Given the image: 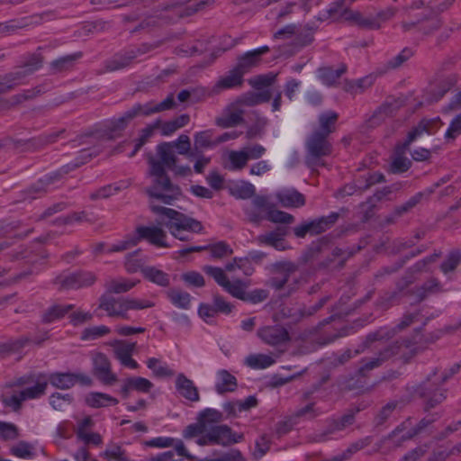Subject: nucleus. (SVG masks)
I'll return each instance as SVG.
<instances>
[{
  "instance_id": "nucleus-45",
  "label": "nucleus",
  "mask_w": 461,
  "mask_h": 461,
  "mask_svg": "<svg viewBox=\"0 0 461 461\" xmlns=\"http://www.w3.org/2000/svg\"><path fill=\"white\" fill-rule=\"evenodd\" d=\"M197 419L203 423L206 429H210L211 424L222 421L223 414L216 409L206 408L199 413Z\"/></svg>"
},
{
  "instance_id": "nucleus-49",
  "label": "nucleus",
  "mask_w": 461,
  "mask_h": 461,
  "mask_svg": "<svg viewBox=\"0 0 461 461\" xmlns=\"http://www.w3.org/2000/svg\"><path fill=\"white\" fill-rule=\"evenodd\" d=\"M159 126V121L155 122L153 124H150L144 128L141 131L140 138L136 140L134 145V149L129 155L131 158L135 156L138 150L145 144V142L153 136L154 131L158 129Z\"/></svg>"
},
{
  "instance_id": "nucleus-18",
  "label": "nucleus",
  "mask_w": 461,
  "mask_h": 461,
  "mask_svg": "<svg viewBox=\"0 0 461 461\" xmlns=\"http://www.w3.org/2000/svg\"><path fill=\"white\" fill-rule=\"evenodd\" d=\"M137 238L147 240L149 243L161 248H167V233L158 226H142L137 229Z\"/></svg>"
},
{
  "instance_id": "nucleus-51",
  "label": "nucleus",
  "mask_w": 461,
  "mask_h": 461,
  "mask_svg": "<svg viewBox=\"0 0 461 461\" xmlns=\"http://www.w3.org/2000/svg\"><path fill=\"white\" fill-rule=\"evenodd\" d=\"M102 456L108 461H131L125 451L118 445L107 447Z\"/></svg>"
},
{
  "instance_id": "nucleus-37",
  "label": "nucleus",
  "mask_w": 461,
  "mask_h": 461,
  "mask_svg": "<svg viewBox=\"0 0 461 461\" xmlns=\"http://www.w3.org/2000/svg\"><path fill=\"white\" fill-rule=\"evenodd\" d=\"M442 286L439 281L436 278H430L425 282L421 286L417 287L414 291V297L416 302H420L428 295L435 293L442 292Z\"/></svg>"
},
{
  "instance_id": "nucleus-5",
  "label": "nucleus",
  "mask_w": 461,
  "mask_h": 461,
  "mask_svg": "<svg viewBox=\"0 0 461 461\" xmlns=\"http://www.w3.org/2000/svg\"><path fill=\"white\" fill-rule=\"evenodd\" d=\"M461 368V361L455 364L448 372H444L440 375L434 373L428 380L420 386V394L424 398L426 408H433L446 399V393L439 387L453 375Z\"/></svg>"
},
{
  "instance_id": "nucleus-9",
  "label": "nucleus",
  "mask_w": 461,
  "mask_h": 461,
  "mask_svg": "<svg viewBox=\"0 0 461 461\" xmlns=\"http://www.w3.org/2000/svg\"><path fill=\"white\" fill-rule=\"evenodd\" d=\"M157 104L149 102L144 104H137L133 105L125 114L118 119L111 121L106 125L105 136L108 139H114L120 135L121 131L126 127L127 123L137 115H150L157 113Z\"/></svg>"
},
{
  "instance_id": "nucleus-41",
  "label": "nucleus",
  "mask_w": 461,
  "mask_h": 461,
  "mask_svg": "<svg viewBox=\"0 0 461 461\" xmlns=\"http://www.w3.org/2000/svg\"><path fill=\"white\" fill-rule=\"evenodd\" d=\"M274 363V357L267 354H250L245 359V364L253 369L267 368Z\"/></svg>"
},
{
  "instance_id": "nucleus-63",
  "label": "nucleus",
  "mask_w": 461,
  "mask_h": 461,
  "mask_svg": "<svg viewBox=\"0 0 461 461\" xmlns=\"http://www.w3.org/2000/svg\"><path fill=\"white\" fill-rule=\"evenodd\" d=\"M126 300V312L130 310H144L148 308H151L155 305V303L148 299H140V298H125Z\"/></svg>"
},
{
  "instance_id": "nucleus-53",
  "label": "nucleus",
  "mask_w": 461,
  "mask_h": 461,
  "mask_svg": "<svg viewBox=\"0 0 461 461\" xmlns=\"http://www.w3.org/2000/svg\"><path fill=\"white\" fill-rule=\"evenodd\" d=\"M20 436L16 425L0 420V438L3 440H14Z\"/></svg>"
},
{
  "instance_id": "nucleus-42",
  "label": "nucleus",
  "mask_w": 461,
  "mask_h": 461,
  "mask_svg": "<svg viewBox=\"0 0 461 461\" xmlns=\"http://www.w3.org/2000/svg\"><path fill=\"white\" fill-rule=\"evenodd\" d=\"M374 82L375 77L372 75H369L357 80L348 81L346 83L345 89L352 95H359L369 88Z\"/></svg>"
},
{
  "instance_id": "nucleus-27",
  "label": "nucleus",
  "mask_w": 461,
  "mask_h": 461,
  "mask_svg": "<svg viewBox=\"0 0 461 461\" xmlns=\"http://www.w3.org/2000/svg\"><path fill=\"white\" fill-rule=\"evenodd\" d=\"M441 122L438 117L434 119H423L420 123L409 132L407 137V143L412 142L416 138L421 136L423 133L432 134L440 127Z\"/></svg>"
},
{
  "instance_id": "nucleus-29",
  "label": "nucleus",
  "mask_w": 461,
  "mask_h": 461,
  "mask_svg": "<svg viewBox=\"0 0 461 461\" xmlns=\"http://www.w3.org/2000/svg\"><path fill=\"white\" fill-rule=\"evenodd\" d=\"M237 388V379L229 371L221 369L216 374L215 391L219 394L234 392Z\"/></svg>"
},
{
  "instance_id": "nucleus-35",
  "label": "nucleus",
  "mask_w": 461,
  "mask_h": 461,
  "mask_svg": "<svg viewBox=\"0 0 461 461\" xmlns=\"http://www.w3.org/2000/svg\"><path fill=\"white\" fill-rule=\"evenodd\" d=\"M75 308L74 304H53L49 307L42 315L44 322L50 323L60 320L68 312Z\"/></svg>"
},
{
  "instance_id": "nucleus-58",
  "label": "nucleus",
  "mask_w": 461,
  "mask_h": 461,
  "mask_svg": "<svg viewBox=\"0 0 461 461\" xmlns=\"http://www.w3.org/2000/svg\"><path fill=\"white\" fill-rule=\"evenodd\" d=\"M276 78V75L273 73H269L267 75H260L249 79V84L255 89L260 90L264 87L270 86Z\"/></svg>"
},
{
  "instance_id": "nucleus-30",
  "label": "nucleus",
  "mask_w": 461,
  "mask_h": 461,
  "mask_svg": "<svg viewBox=\"0 0 461 461\" xmlns=\"http://www.w3.org/2000/svg\"><path fill=\"white\" fill-rule=\"evenodd\" d=\"M212 137V130L195 132L194 135V150L189 155V158H193L197 152H201L202 149L216 146L218 143H216V140H213Z\"/></svg>"
},
{
  "instance_id": "nucleus-26",
  "label": "nucleus",
  "mask_w": 461,
  "mask_h": 461,
  "mask_svg": "<svg viewBox=\"0 0 461 461\" xmlns=\"http://www.w3.org/2000/svg\"><path fill=\"white\" fill-rule=\"evenodd\" d=\"M286 235V228L277 227L275 230L261 234L257 237L259 245H267L277 250H284V237Z\"/></svg>"
},
{
  "instance_id": "nucleus-61",
  "label": "nucleus",
  "mask_w": 461,
  "mask_h": 461,
  "mask_svg": "<svg viewBox=\"0 0 461 461\" xmlns=\"http://www.w3.org/2000/svg\"><path fill=\"white\" fill-rule=\"evenodd\" d=\"M267 218L270 221L276 223H291L294 220V216L288 212L272 209L268 210Z\"/></svg>"
},
{
  "instance_id": "nucleus-12",
  "label": "nucleus",
  "mask_w": 461,
  "mask_h": 461,
  "mask_svg": "<svg viewBox=\"0 0 461 461\" xmlns=\"http://www.w3.org/2000/svg\"><path fill=\"white\" fill-rule=\"evenodd\" d=\"M95 281V276L92 272H77L68 275H60L55 284L59 289H79L89 286Z\"/></svg>"
},
{
  "instance_id": "nucleus-50",
  "label": "nucleus",
  "mask_w": 461,
  "mask_h": 461,
  "mask_svg": "<svg viewBox=\"0 0 461 461\" xmlns=\"http://www.w3.org/2000/svg\"><path fill=\"white\" fill-rule=\"evenodd\" d=\"M461 262V253L458 250L450 252L440 265V270L447 275L453 272Z\"/></svg>"
},
{
  "instance_id": "nucleus-54",
  "label": "nucleus",
  "mask_w": 461,
  "mask_h": 461,
  "mask_svg": "<svg viewBox=\"0 0 461 461\" xmlns=\"http://www.w3.org/2000/svg\"><path fill=\"white\" fill-rule=\"evenodd\" d=\"M108 333H110V329L105 325L93 326L84 330L81 334V339L83 340H92L103 337Z\"/></svg>"
},
{
  "instance_id": "nucleus-4",
  "label": "nucleus",
  "mask_w": 461,
  "mask_h": 461,
  "mask_svg": "<svg viewBox=\"0 0 461 461\" xmlns=\"http://www.w3.org/2000/svg\"><path fill=\"white\" fill-rule=\"evenodd\" d=\"M296 266L289 261L276 263L272 267V276L267 285L283 295H290L298 290L303 277L296 273Z\"/></svg>"
},
{
  "instance_id": "nucleus-32",
  "label": "nucleus",
  "mask_w": 461,
  "mask_h": 461,
  "mask_svg": "<svg viewBox=\"0 0 461 461\" xmlns=\"http://www.w3.org/2000/svg\"><path fill=\"white\" fill-rule=\"evenodd\" d=\"M321 413L323 411L317 408L314 402H309L294 411L288 421L291 425H294L302 420H312Z\"/></svg>"
},
{
  "instance_id": "nucleus-25",
  "label": "nucleus",
  "mask_w": 461,
  "mask_h": 461,
  "mask_svg": "<svg viewBox=\"0 0 461 461\" xmlns=\"http://www.w3.org/2000/svg\"><path fill=\"white\" fill-rule=\"evenodd\" d=\"M243 76L242 72L235 67L217 81L212 87V92L214 94H219L222 90L241 86L243 82Z\"/></svg>"
},
{
  "instance_id": "nucleus-60",
  "label": "nucleus",
  "mask_w": 461,
  "mask_h": 461,
  "mask_svg": "<svg viewBox=\"0 0 461 461\" xmlns=\"http://www.w3.org/2000/svg\"><path fill=\"white\" fill-rule=\"evenodd\" d=\"M225 291H227L229 294H230L232 296L243 300L246 291L244 289L243 284L240 280H236L233 282H230L229 279L222 286Z\"/></svg>"
},
{
  "instance_id": "nucleus-22",
  "label": "nucleus",
  "mask_w": 461,
  "mask_h": 461,
  "mask_svg": "<svg viewBox=\"0 0 461 461\" xmlns=\"http://www.w3.org/2000/svg\"><path fill=\"white\" fill-rule=\"evenodd\" d=\"M269 51L267 46H262L256 50L248 51L238 60L236 68L242 72L243 75L248 73L252 68L258 66L260 62V57Z\"/></svg>"
},
{
  "instance_id": "nucleus-13",
  "label": "nucleus",
  "mask_w": 461,
  "mask_h": 461,
  "mask_svg": "<svg viewBox=\"0 0 461 461\" xmlns=\"http://www.w3.org/2000/svg\"><path fill=\"white\" fill-rule=\"evenodd\" d=\"M48 383L59 389H68L79 383L83 385H91V377L83 373H54L47 379Z\"/></svg>"
},
{
  "instance_id": "nucleus-39",
  "label": "nucleus",
  "mask_w": 461,
  "mask_h": 461,
  "mask_svg": "<svg viewBox=\"0 0 461 461\" xmlns=\"http://www.w3.org/2000/svg\"><path fill=\"white\" fill-rule=\"evenodd\" d=\"M339 218V214L332 212L328 216L321 217L319 219L310 221L311 225V235H317L326 231L336 222Z\"/></svg>"
},
{
  "instance_id": "nucleus-3",
  "label": "nucleus",
  "mask_w": 461,
  "mask_h": 461,
  "mask_svg": "<svg viewBox=\"0 0 461 461\" xmlns=\"http://www.w3.org/2000/svg\"><path fill=\"white\" fill-rule=\"evenodd\" d=\"M150 208L161 217V222L167 228L171 235L179 240H189L188 233L203 232V226L201 221L176 210L156 205L153 202Z\"/></svg>"
},
{
  "instance_id": "nucleus-34",
  "label": "nucleus",
  "mask_w": 461,
  "mask_h": 461,
  "mask_svg": "<svg viewBox=\"0 0 461 461\" xmlns=\"http://www.w3.org/2000/svg\"><path fill=\"white\" fill-rule=\"evenodd\" d=\"M48 385V380L43 375H38L35 384L32 386H28L23 391H21L23 399L24 401L31 399L40 398L44 394L46 387Z\"/></svg>"
},
{
  "instance_id": "nucleus-24",
  "label": "nucleus",
  "mask_w": 461,
  "mask_h": 461,
  "mask_svg": "<svg viewBox=\"0 0 461 461\" xmlns=\"http://www.w3.org/2000/svg\"><path fill=\"white\" fill-rule=\"evenodd\" d=\"M176 389L182 397L188 401L198 402L200 400L197 387L194 385V382L184 374L177 375Z\"/></svg>"
},
{
  "instance_id": "nucleus-8",
  "label": "nucleus",
  "mask_w": 461,
  "mask_h": 461,
  "mask_svg": "<svg viewBox=\"0 0 461 461\" xmlns=\"http://www.w3.org/2000/svg\"><path fill=\"white\" fill-rule=\"evenodd\" d=\"M266 153V148L260 144L243 147L226 153L224 167L230 171H241L249 160L259 159Z\"/></svg>"
},
{
  "instance_id": "nucleus-46",
  "label": "nucleus",
  "mask_w": 461,
  "mask_h": 461,
  "mask_svg": "<svg viewBox=\"0 0 461 461\" xmlns=\"http://www.w3.org/2000/svg\"><path fill=\"white\" fill-rule=\"evenodd\" d=\"M338 119V114L335 112L329 111L320 115L319 122L321 129L317 131H320L321 134H325V136H329L330 132L334 130V124Z\"/></svg>"
},
{
  "instance_id": "nucleus-40",
  "label": "nucleus",
  "mask_w": 461,
  "mask_h": 461,
  "mask_svg": "<svg viewBox=\"0 0 461 461\" xmlns=\"http://www.w3.org/2000/svg\"><path fill=\"white\" fill-rule=\"evenodd\" d=\"M346 66L340 65L338 68L331 67L321 68L319 69V78L327 86H331L346 72Z\"/></svg>"
},
{
  "instance_id": "nucleus-23",
  "label": "nucleus",
  "mask_w": 461,
  "mask_h": 461,
  "mask_svg": "<svg viewBox=\"0 0 461 461\" xmlns=\"http://www.w3.org/2000/svg\"><path fill=\"white\" fill-rule=\"evenodd\" d=\"M276 197L278 203L285 208H299L305 204V198L296 189H283L276 193Z\"/></svg>"
},
{
  "instance_id": "nucleus-59",
  "label": "nucleus",
  "mask_w": 461,
  "mask_h": 461,
  "mask_svg": "<svg viewBox=\"0 0 461 461\" xmlns=\"http://www.w3.org/2000/svg\"><path fill=\"white\" fill-rule=\"evenodd\" d=\"M461 134V113L455 116L445 132L447 141H453Z\"/></svg>"
},
{
  "instance_id": "nucleus-33",
  "label": "nucleus",
  "mask_w": 461,
  "mask_h": 461,
  "mask_svg": "<svg viewBox=\"0 0 461 461\" xmlns=\"http://www.w3.org/2000/svg\"><path fill=\"white\" fill-rule=\"evenodd\" d=\"M141 273L147 280L159 286L166 287L170 284L169 275L156 267H145Z\"/></svg>"
},
{
  "instance_id": "nucleus-38",
  "label": "nucleus",
  "mask_w": 461,
  "mask_h": 461,
  "mask_svg": "<svg viewBox=\"0 0 461 461\" xmlns=\"http://www.w3.org/2000/svg\"><path fill=\"white\" fill-rule=\"evenodd\" d=\"M108 345L113 348L114 357L119 361L128 356H132L136 347V343L134 342H128L121 339L111 340L108 342Z\"/></svg>"
},
{
  "instance_id": "nucleus-64",
  "label": "nucleus",
  "mask_w": 461,
  "mask_h": 461,
  "mask_svg": "<svg viewBox=\"0 0 461 461\" xmlns=\"http://www.w3.org/2000/svg\"><path fill=\"white\" fill-rule=\"evenodd\" d=\"M173 144L174 149H176L177 152L181 155H189L191 154V142L190 138L185 134H181L176 140L171 141Z\"/></svg>"
},
{
  "instance_id": "nucleus-16",
  "label": "nucleus",
  "mask_w": 461,
  "mask_h": 461,
  "mask_svg": "<svg viewBox=\"0 0 461 461\" xmlns=\"http://www.w3.org/2000/svg\"><path fill=\"white\" fill-rule=\"evenodd\" d=\"M245 110L240 106V103H233L227 106L222 113L216 118V125L221 128H231L240 124L243 122Z\"/></svg>"
},
{
  "instance_id": "nucleus-57",
  "label": "nucleus",
  "mask_w": 461,
  "mask_h": 461,
  "mask_svg": "<svg viewBox=\"0 0 461 461\" xmlns=\"http://www.w3.org/2000/svg\"><path fill=\"white\" fill-rule=\"evenodd\" d=\"M72 402V396L69 393L62 394L56 393L50 395V403L58 411H63Z\"/></svg>"
},
{
  "instance_id": "nucleus-28",
  "label": "nucleus",
  "mask_w": 461,
  "mask_h": 461,
  "mask_svg": "<svg viewBox=\"0 0 461 461\" xmlns=\"http://www.w3.org/2000/svg\"><path fill=\"white\" fill-rule=\"evenodd\" d=\"M85 402L91 408H104L118 404L119 401L110 394L100 392H90L85 396Z\"/></svg>"
},
{
  "instance_id": "nucleus-47",
  "label": "nucleus",
  "mask_w": 461,
  "mask_h": 461,
  "mask_svg": "<svg viewBox=\"0 0 461 461\" xmlns=\"http://www.w3.org/2000/svg\"><path fill=\"white\" fill-rule=\"evenodd\" d=\"M10 453L20 458L31 459L34 456V448L29 442L19 441L11 447Z\"/></svg>"
},
{
  "instance_id": "nucleus-44",
  "label": "nucleus",
  "mask_w": 461,
  "mask_h": 461,
  "mask_svg": "<svg viewBox=\"0 0 461 461\" xmlns=\"http://www.w3.org/2000/svg\"><path fill=\"white\" fill-rule=\"evenodd\" d=\"M82 57L81 52H75L60 57L50 63L51 69L54 72H61L72 68L75 62Z\"/></svg>"
},
{
  "instance_id": "nucleus-11",
  "label": "nucleus",
  "mask_w": 461,
  "mask_h": 461,
  "mask_svg": "<svg viewBox=\"0 0 461 461\" xmlns=\"http://www.w3.org/2000/svg\"><path fill=\"white\" fill-rule=\"evenodd\" d=\"M417 351L418 347H416L414 343H412L410 340H403L398 347V351L394 352L385 350L384 352L380 354V357L363 359L357 369V375L360 376H365L367 372L379 366L386 358H388L390 356L393 354L400 353L402 356H405L408 353H411V355H414L417 353Z\"/></svg>"
},
{
  "instance_id": "nucleus-19",
  "label": "nucleus",
  "mask_w": 461,
  "mask_h": 461,
  "mask_svg": "<svg viewBox=\"0 0 461 461\" xmlns=\"http://www.w3.org/2000/svg\"><path fill=\"white\" fill-rule=\"evenodd\" d=\"M420 433L419 428H413L411 419H407L402 422L389 436L388 439L392 441L394 447H399L402 442L412 438Z\"/></svg>"
},
{
  "instance_id": "nucleus-43",
  "label": "nucleus",
  "mask_w": 461,
  "mask_h": 461,
  "mask_svg": "<svg viewBox=\"0 0 461 461\" xmlns=\"http://www.w3.org/2000/svg\"><path fill=\"white\" fill-rule=\"evenodd\" d=\"M167 296L176 307L187 310L191 304V295L178 289H170L167 292Z\"/></svg>"
},
{
  "instance_id": "nucleus-31",
  "label": "nucleus",
  "mask_w": 461,
  "mask_h": 461,
  "mask_svg": "<svg viewBox=\"0 0 461 461\" xmlns=\"http://www.w3.org/2000/svg\"><path fill=\"white\" fill-rule=\"evenodd\" d=\"M354 420V415L352 413H348L339 419L330 420L327 429H325L324 433L321 435L318 440H326L329 436L344 430L346 428L353 424Z\"/></svg>"
},
{
  "instance_id": "nucleus-17",
  "label": "nucleus",
  "mask_w": 461,
  "mask_h": 461,
  "mask_svg": "<svg viewBox=\"0 0 461 461\" xmlns=\"http://www.w3.org/2000/svg\"><path fill=\"white\" fill-rule=\"evenodd\" d=\"M99 307L105 311L110 317L128 318L125 298H115L109 294H104L100 298Z\"/></svg>"
},
{
  "instance_id": "nucleus-36",
  "label": "nucleus",
  "mask_w": 461,
  "mask_h": 461,
  "mask_svg": "<svg viewBox=\"0 0 461 461\" xmlns=\"http://www.w3.org/2000/svg\"><path fill=\"white\" fill-rule=\"evenodd\" d=\"M140 283L138 279H128V278H116L111 279L106 283V289L110 293L122 294L132 289L137 284Z\"/></svg>"
},
{
  "instance_id": "nucleus-2",
  "label": "nucleus",
  "mask_w": 461,
  "mask_h": 461,
  "mask_svg": "<svg viewBox=\"0 0 461 461\" xmlns=\"http://www.w3.org/2000/svg\"><path fill=\"white\" fill-rule=\"evenodd\" d=\"M183 437L185 439L196 438L195 443L202 447L212 445L226 447L243 439V434L233 432L227 425H214L206 429L198 419L195 423L189 424L185 428Z\"/></svg>"
},
{
  "instance_id": "nucleus-48",
  "label": "nucleus",
  "mask_w": 461,
  "mask_h": 461,
  "mask_svg": "<svg viewBox=\"0 0 461 461\" xmlns=\"http://www.w3.org/2000/svg\"><path fill=\"white\" fill-rule=\"evenodd\" d=\"M147 366L153 372L156 376L166 377L174 375V371L168 368L166 364H162L160 360L155 357L147 360Z\"/></svg>"
},
{
  "instance_id": "nucleus-7",
  "label": "nucleus",
  "mask_w": 461,
  "mask_h": 461,
  "mask_svg": "<svg viewBox=\"0 0 461 461\" xmlns=\"http://www.w3.org/2000/svg\"><path fill=\"white\" fill-rule=\"evenodd\" d=\"M174 450L165 451L155 456H152L149 461H183L182 459H176V454L180 456L185 457L188 461H232L240 456V451L232 450L229 453L222 454L217 458H203L199 459L193 456L185 447V445L181 439L174 438V445L171 446Z\"/></svg>"
},
{
  "instance_id": "nucleus-62",
  "label": "nucleus",
  "mask_w": 461,
  "mask_h": 461,
  "mask_svg": "<svg viewBox=\"0 0 461 461\" xmlns=\"http://www.w3.org/2000/svg\"><path fill=\"white\" fill-rule=\"evenodd\" d=\"M231 194L240 199H249L255 194V186L250 183H242L231 190Z\"/></svg>"
},
{
  "instance_id": "nucleus-10",
  "label": "nucleus",
  "mask_w": 461,
  "mask_h": 461,
  "mask_svg": "<svg viewBox=\"0 0 461 461\" xmlns=\"http://www.w3.org/2000/svg\"><path fill=\"white\" fill-rule=\"evenodd\" d=\"M42 66V58L40 54H32L24 61L23 66L17 71L0 77V91H7L21 84L28 74L38 70Z\"/></svg>"
},
{
  "instance_id": "nucleus-56",
  "label": "nucleus",
  "mask_w": 461,
  "mask_h": 461,
  "mask_svg": "<svg viewBox=\"0 0 461 461\" xmlns=\"http://www.w3.org/2000/svg\"><path fill=\"white\" fill-rule=\"evenodd\" d=\"M138 241L139 238H137V236L126 237L122 240L109 245L107 248V252H121L129 249L131 247L135 246L138 243Z\"/></svg>"
},
{
  "instance_id": "nucleus-55",
  "label": "nucleus",
  "mask_w": 461,
  "mask_h": 461,
  "mask_svg": "<svg viewBox=\"0 0 461 461\" xmlns=\"http://www.w3.org/2000/svg\"><path fill=\"white\" fill-rule=\"evenodd\" d=\"M371 443V438L369 437H366L364 438L358 439L348 446V447L341 452V456L345 460L349 459L355 453L367 447Z\"/></svg>"
},
{
  "instance_id": "nucleus-14",
  "label": "nucleus",
  "mask_w": 461,
  "mask_h": 461,
  "mask_svg": "<svg viewBox=\"0 0 461 461\" xmlns=\"http://www.w3.org/2000/svg\"><path fill=\"white\" fill-rule=\"evenodd\" d=\"M93 374L104 384L111 385L117 381V375L112 372L111 362L103 353L93 357Z\"/></svg>"
},
{
  "instance_id": "nucleus-20",
  "label": "nucleus",
  "mask_w": 461,
  "mask_h": 461,
  "mask_svg": "<svg viewBox=\"0 0 461 461\" xmlns=\"http://www.w3.org/2000/svg\"><path fill=\"white\" fill-rule=\"evenodd\" d=\"M203 250H210L211 257L213 258H222L232 253L230 247L224 241H219L209 246L189 247L179 250L178 253L181 256H185L191 252H200Z\"/></svg>"
},
{
  "instance_id": "nucleus-52",
  "label": "nucleus",
  "mask_w": 461,
  "mask_h": 461,
  "mask_svg": "<svg viewBox=\"0 0 461 461\" xmlns=\"http://www.w3.org/2000/svg\"><path fill=\"white\" fill-rule=\"evenodd\" d=\"M135 58H137V56L133 51L127 56L117 55L108 61L106 67L110 71L118 70L130 65Z\"/></svg>"
},
{
  "instance_id": "nucleus-21",
  "label": "nucleus",
  "mask_w": 461,
  "mask_h": 461,
  "mask_svg": "<svg viewBox=\"0 0 461 461\" xmlns=\"http://www.w3.org/2000/svg\"><path fill=\"white\" fill-rule=\"evenodd\" d=\"M153 384L147 378L133 376L125 379L121 386L120 393L123 398H127L131 391L149 393Z\"/></svg>"
},
{
  "instance_id": "nucleus-15",
  "label": "nucleus",
  "mask_w": 461,
  "mask_h": 461,
  "mask_svg": "<svg viewBox=\"0 0 461 461\" xmlns=\"http://www.w3.org/2000/svg\"><path fill=\"white\" fill-rule=\"evenodd\" d=\"M258 336L267 345L278 346L290 339L285 328L280 325L266 326L258 330Z\"/></svg>"
},
{
  "instance_id": "nucleus-1",
  "label": "nucleus",
  "mask_w": 461,
  "mask_h": 461,
  "mask_svg": "<svg viewBox=\"0 0 461 461\" xmlns=\"http://www.w3.org/2000/svg\"><path fill=\"white\" fill-rule=\"evenodd\" d=\"M157 154L159 160L150 158L149 160V175L152 177V185L147 189L149 195L164 203L171 204L180 195L178 186L174 185L165 172L167 167L176 174L185 175L191 172L188 166L176 167V156L172 143L163 142L157 147Z\"/></svg>"
},
{
  "instance_id": "nucleus-6",
  "label": "nucleus",
  "mask_w": 461,
  "mask_h": 461,
  "mask_svg": "<svg viewBox=\"0 0 461 461\" xmlns=\"http://www.w3.org/2000/svg\"><path fill=\"white\" fill-rule=\"evenodd\" d=\"M328 136L321 134L320 131H313L306 140V156L305 163L312 168L324 167L322 158L331 154L332 146L328 140Z\"/></svg>"
}]
</instances>
